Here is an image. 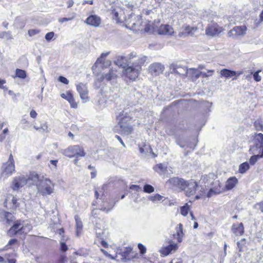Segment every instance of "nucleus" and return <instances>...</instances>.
<instances>
[{
  "label": "nucleus",
  "mask_w": 263,
  "mask_h": 263,
  "mask_svg": "<svg viewBox=\"0 0 263 263\" xmlns=\"http://www.w3.org/2000/svg\"><path fill=\"white\" fill-rule=\"evenodd\" d=\"M32 226L29 224H24V221H15L12 226L8 231L7 234L10 237H13L17 234L27 233L32 229Z\"/></svg>",
  "instance_id": "2"
},
{
  "label": "nucleus",
  "mask_w": 263,
  "mask_h": 263,
  "mask_svg": "<svg viewBox=\"0 0 263 263\" xmlns=\"http://www.w3.org/2000/svg\"><path fill=\"white\" fill-rule=\"evenodd\" d=\"M85 23L88 25L97 27L101 23V17L96 14H92L89 16L85 20Z\"/></svg>",
  "instance_id": "15"
},
{
  "label": "nucleus",
  "mask_w": 263,
  "mask_h": 263,
  "mask_svg": "<svg viewBox=\"0 0 263 263\" xmlns=\"http://www.w3.org/2000/svg\"><path fill=\"white\" fill-rule=\"evenodd\" d=\"M114 204L112 205L111 206H108L107 207H105V206H102L100 210L101 211H104L106 213H108L113 208V206H114Z\"/></svg>",
  "instance_id": "49"
},
{
  "label": "nucleus",
  "mask_w": 263,
  "mask_h": 263,
  "mask_svg": "<svg viewBox=\"0 0 263 263\" xmlns=\"http://www.w3.org/2000/svg\"><path fill=\"white\" fill-rule=\"evenodd\" d=\"M260 71V70H258L253 74V78L256 82H259L261 80V77L258 74Z\"/></svg>",
  "instance_id": "48"
},
{
  "label": "nucleus",
  "mask_w": 263,
  "mask_h": 263,
  "mask_svg": "<svg viewBox=\"0 0 263 263\" xmlns=\"http://www.w3.org/2000/svg\"><path fill=\"white\" fill-rule=\"evenodd\" d=\"M61 153L65 156L68 157H84L85 153L82 147L78 145L69 147L61 151Z\"/></svg>",
  "instance_id": "5"
},
{
  "label": "nucleus",
  "mask_w": 263,
  "mask_h": 263,
  "mask_svg": "<svg viewBox=\"0 0 263 263\" xmlns=\"http://www.w3.org/2000/svg\"><path fill=\"white\" fill-rule=\"evenodd\" d=\"M181 29L182 31H180L178 33L180 37H184L189 35H193L194 32L197 30L196 28L191 27L188 25L184 24L182 26Z\"/></svg>",
  "instance_id": "19"
},
{
  "label": "nucleus",
  "mask_w": 263,
  "mask_h": 263,
  "mask_svg": "<svg viewBox=\"0 0 263 263\" xmlns=\"http://www.w3.org/2000/svg\"><path fill=\"white\" fill-rule=\"evenodd\" d=\"M106 187V185L104 184L101 189H99L98 190H96L95 192V196L96 198H98L99 197V192H102L103 193V191L105 190V188Z\"/></svg>",
  "instance_id": "46"
},
{
  "label": "nucleus",
  "mask_w": 263,
  "mask_h": 263,
  "mask_svg": "<svg viewBox=\"0 0 263 263\" xmlns=\"http://www.w3.org/2000/svg\"><path fill=\"white\" fill-rule=\"evenodd\" d=\"M54 183L48 178H43L36 184L38 192L43 196L50 195L53 192Z\"/></svg>",
  "instance_id": "4"
},
{
  "label": "nucleus",
  "mask_w": 263,
  "mask_h": 263,
  "mask_svg": "<svg viewBox=\"0 0 263 263\" xmlns=\"http://www.w3.org/2000/svg\"><path fill=\"white\" fill-rule=\"evenodd\" d=\"M144 55H137L136 53L132 52L129 54V59L132 64L125 70V75L129 79L135 80L138 76L141 69V65L146 60Z\"/></svg>",
  "instance_id": "1"
},
{
  "label": "nucleus",
  "mask_w": 263,
  "mask_h": 263,
  "mask_svg": "<svg viewBox=\"0 0 263 263\" xmlns=\"http://www.w3.org/2000/svg\"><path fill=\"white\" fill-rule=\"evenodd\" d=\"M40 132L41 133H48L49 132L48 127L47 124L46 123L42 124L41 125V126L40 127Z\"/></svg>",
  "instance_id": "43"
},
{
  "label": "nucleus",
  "mask_w": 263,
  "mask_h": 263,
  "mask_svg": "<svg viewBox=\"0 0 263 263\" xmlns=\"http://www.w3.org/2000/svg\"><path fill=\"white\" fill-rule=\"evenodd\" d=\"M68 101L70 104V106L73 108H77L78 107L77 103L76 102L73 97L70 98V100H68Z\"/></svg>",
  "instance_id": "45"
},
{
  "label": "nucleus",
  "mask_w": 263,
  "mask_h": 263,
  "mask_svg": "<svg viewBox=\"0 0 263 263\" xmlns=\"http://www.w3.org/2000/svg\"><path fill=\"white\" fill-rule=\"evenodd\" d=\"M249 159V163L251 165H254L257 161V160L261 158H263V155L260 154H253Z\"/></svg>",
  "instance_id": "35"
},
{
  "label": "nucleus",
  "mask_w": 263,
  "mask_h": 263,
  "mask_svg": "<svg viewBox=\"0 0 263 263\" xmlns=\"http://www.w3.org/2000/svg\"><path fill=\"white\" fill-rule=\"evenodd\" d=\"M177 249V245L171 241L170 244L168 246L162 247L159 252L161 255L166 256L169 255L172 251H176Z\"/></svg>",
  "instance_id": "18"
},
{
  "label": "nucleus",
  "mask_w": 263,
  "mask_h": 263,
  "mask_svg": "<svg viewBox=\"0 0 263 263\" xmlns=\"http://www.w3.org/2000/svg\"><path fill=\"white\" fill-rule=\"evenodd\" d=\"M76 87L77 90L83 102L86 103L88 102L89 99L88 96V90L87 84L83 83H79L76 84Z\"/></svg>",
  "instance_id": "9"
},
{
  "label": "nucleus",
  "mask_w": 263,
  "mask_h": 263,
  "mask_svg": "<svg viewBox=\"0 0 263 263\" xmlns=\"http://www.w3.org/2000/svg\"><path fill=\"white\" fill-rule=\"evenodd\" d=\"M143 191L146 193H151L154 192V187L149 184H145L143 187Z\"/></svg>",
  "instance_id": "41"
},
{
  "label": "nucleus",
  "mask_w": 263,
  "mask_h": 263,
  "mask_svg": "<svg viewBox=\"0 0 263 263\" xmlns=\"http://www.w3.org/2000/svg\"><path fill=\"white\" fill-rule=\"evenodd\" d=\"M0 38L4 39L8 41L13 40V36L11 31H3L0 32Z\"/></svg>",
  "instance_id": "33"
},
{
  "label": "nucleus",
  "mask_w": 263,
  "mask_h": 263,
  "mask_svg": "<svg viewBox=\"0 0 263 263\" xmlns=\"http://www.w3.org/2000/svg\"><path fill=\"white\" fill-rule=\"evenodd\" d=\"M250 168V165L248 162L241 163L239 166V172L241 174L245 173Z\"/></svg>",
  "instance_id": "34"
},
{
  "label": "nucleus",
  "mask_w": 263,
  "mask_h": 263,
  "mask_svg": "<svg viewBox=\"0 0 263 263\" xmlns=\"http://www.w3.org/2000/svg\"><path fill=\"white\" fill-rule=\"evenodd\" d=\"M74 16H73L70 18H67V17H63L61 18L59 20V22L60 23H63L65 22H67L72 20L73 18H74Z\"/></svg>",
  "instance_id": "53"
},
{
  "label": "nucleus",
  "mask_w": 263,
  "mask_h": 263,
  "mask_svg": "<svg viewBox=\"0 0 263 263\" xmlns=\"http://www.w3.org/2000/svg\"><path fill=\"white\" fill-rule=\"evenodd\" d=\"M129 102L131 105H135L136 104L141 103L143 97L141 93L134 91L129 95Z\"/></svg>",
  "instance_id": "16"
},
{
  "label": "nucleus",
  "mask_w": 263,
  "mask_h": 263,
  "mask_svg": "<svg viewBox=\"0 0 263 263\" xmlns=\"http://www.w3.org/2000/svg\"><path fill=\"white\" fill-rule=\"evenodd\" d=\"M215 186L211 188L207 194L208 197H211L214 195L220 194L225 191V189L221 187L220 183L217 180L214 182Z\"/></svg>",
  "instance_id": "17"
},
{
  "label": "nucleus",
  "mask_w": 263,
  "mask_h": 263,
  "mask_svg": "<svg viewBox=\"0 0 263 263\" xmlns=\"http://www.w3.org/2000/svg\"><path fill=\"white\" fill-rule=\"evenodd\" d=\"M190 209V206L187 203H186L184 205L180 207L181 214L183 216H186L188 214Z\"/></svg>",
  "instance_id": "37"
},
{
  "label": "nucleus",
  "mask_w": 263,
  "mask_h": 263,
  "mask_svg": "<svg viewBox=\"0 0 263 263\" xmlns=\"http://www.w3.org/2000/svg\"><path fill=\"white\" fill-rule=\"evenodd\" d=\"M155 170L156 171H157V168H158L159 170L162 171H164L165 170V168L164 167L163 165L161 163H159L158 164V165H157L155 167Z\"/></svg>",
  "instance_id": "55"
},
{
  "label": "nucleus",
  "mask_w": 263,
  "mask_h": 263,
  "mask_svg": "<svg viewBox=\"0 0 263 263\" xmlns=\"http://www.w3.org/2000/svg\"><path fill=\"white\" fill-rule=\"evenodd\" d=\"M66 4H67V7L70 8L73 6L74 2L73 0H67L66 2Z\"/></svg>",
  "instance_id": "62"
},
{
  "label": "nucleus",
  "mask_w": 263,
  "mask_h": 263,
  "mask_svg": "<svg viewBox=\"0 0 263 263\" xmlns=\"http://www.w3.org/2000/svg\"><path fill=\"white\" fill-rule=\"evenodd\" d=\"M6 83V82L5 80L0 79V88L4 90H7L8 88L6 86L4 85Z\"/></svg>",
  "instance_id": "54"
},
{
  "label": "nucleus",
  "mask_w": 263,
  "mask_h": 263,
  "mask_svg": "<svg viewBox=\"0 0 263 263\" xmlns=\"http://www.w3.org/2000/svg\"><path fill=\"white\" fill-rule=\"evenodd\" d=\"M232 232L237 236L242 235L244 232V228L242 223H237L233 224Z\"/></svg>",
  "instance_id": "25"
},
{
  "label": "nucleus",
  "mask_w": 263,
  "mask_h": 263,
  "mask_svg": "<svg viewBox=\"0 0 263 263\" xmlns=\"http://www.w3.org/2000/svg\"><path fill=\"white\" fill-rule=\"evenodd\" d=\"M246 31V26H235L228 32V35L229 37L236 39L238 36L244 35Z\"/></svg>",
  "instance_id": "10"
},
{
  "label": "nucleus",
  "mask_w": 263,
  "mask_h": 263,
  "mask_svg": "<svg viewBox=\"0 0 263 263\" xmlns=\"http://www.w3.org/2000/svg\"><path fill=\"white\" fill-rule=\"evenodd\" d=\"M129 189L138 192L141 189V187L139 185L133 184L130 186Z\"/></svg>",
  "instance_id": "57"
},
{
  "label": "nucleus",
  "mask_w": 263,
  "mask_h": 263,
  "mask_svg": "<svg viewBox=\"0 0 263 263\" xmlns=\"http://www.w3.org/2000/svg\"><path fill=\"white\" fill-rule=\"evenodd\" d=\"M119 97V96L115 93L114 95L111 96V95L108 96V99L110 100V101H112L115 99H117Z\"/></svg>",
  "instance_id": "60"
},
{
  "label": "nucleus",
  "mask_w": 263,
  "mask_h": 263,
  "mask_svg": "<svg viewBox=\"0 0 263 263\" xmlns=\"http://www.w3.org/2000/svg\"><path fill=\"white\" fill-rule=\"evenodd\" d=\"M111 14L112 18L116 21L117 23H123L125 19V16L123 10L119 7L111 8Z\"/></svg>",
  "instance_id": "11"
},
{
  "label": "nucleus",
  "mask_w": 263,
  "mask_h": 263,
  "mask_svg": "<svg viewBox=\"0 0 263 263\" xmlns=\"http://www.w3.org/2000/svg\"><path fill=\"white\" fill-rule=\"evenodd\" d=\"M11 202L13 206L16 208L18 206V203L17 202V199L15 197L12 196Z\"/></svg>",
  "instance_id": "58"
},
{
  "label": "nucleus",
  "mask_w": 263,
  "mask_h": 263,
  "mask_svg": "<svg viewBox=\"0 0 263 263\" xmlns=\"http://www.w3.org/2000/svg\"><path fill=\"white\" fill-rule=\"evenodd\" d=\"M115 138L120 142V143L124 146L125 147V144L121 138V137L118 135H116Z\"/></svg>",
  "instance_id": "61"
},
{
  "label": "nucleus",
  "mask_w": 263,
  "mask_h": 263,
  "mask_svg": "<svg viewBox=\"0 0 263 263\" xmlns=\"http://www.w3.org/2000/svg\"><path fill=\"white\" fill-rule=\"evenodd\" d=\"M16 77L21 79H25L26 77V73L25 70L16 69L15 70Z\"/></svg>",
  "instance_id": "40"
},
{
  "label": "nucleus",
  "mask_w": 263,
  "mask_h": 263,
  "mask_svg": "<svg viewBox=\"0 0 263 263\" xmlns=\"http://www.w3.org/2000/svg\"><path fill=\"white\" fill-rule=\"evenodd\" d=\"M176 234L177 236V239L179 242L182 241V238L183 236V225L181 223L178 224V227L176 228Z\"/></svg>",
  "instance_id": "31"
},
{
  "label": "nucleus",
  "mask_w": 263,
  "mask_h": 263,
  "mask_svg": "<svg viewBox=\"0 0 263 263\" xmlns=\"http://www.w3.org/2000/svg\"><path fill=\"white\" fill-rule=\"evenodd\" d=\"M191 70L193 71V73L195 74V76L197 78H199L200 75L202 78H207L209 76H211L214 72L213 70H209L208 71V73L198 71L197 70L195 69H191Z\"/></svg>",
  "instance_id": "28"
},
{
  "label": "nucleus",
  "mask_w": 263,
  "mask_h": 263,
  "mask_svg": "<svg viewBox=\"0 0 263 263\" xmlns=\"http://www.w3.org/2000/svg\"><path fill=\"white\" fill-rule=\"evenodd\" d=\"M238 182V180L235 177H232L229 178L226 181L225 190L229 191L233 189Z\"/></svg>",
  "instance_id": "26"
},
{
  "label": "nucleus",
  "mask_w": 263,
  "mask_h": 263,
  "mask_svg": "<svg viewBox=\"0 0 263 263\" xmlns=\"http://www.w3.org/2000/svg\"><path fill=\"white\" fill-rule=\"evenodd\" d=\"M249 152L250 154L263 155V144L254 143L253 145L250 146Z\"/></svg>",
  "instance_id": "22"
},
{
  "label": "nucleus",
  "mask_w": 263,
  "mask_h": 263,
  "mask_svg": "<svg viewBox=\"0 0 263 263\" xmlns=\"http://www.w3.org/2000/svg\"><path fill=\"white\" fill-rule=\"evenodd\" d=\"M164 67L159 63L152 64L149 67V70L152 73H159L163 70Z\"/></svg>",
  "instance_id": "27"
},
{
  "label": "nucleus",
  "mask_w": 263,
  "mask_h": 263,
  "mask_svg": "<svg viewBox=\"0 0 263 263\" xmlns=\"http://www.w3.org/2000/svg\"><path fill=\"white\" fill-rule=\"evenodd\" d=\"M166 184L169 187L178 189L182 191L186 189V181L182 178L175 177L170 178L166 182Z\"/></svg>",
  "instance_id": "7"
},
{
  "label": "nucleus",
  "mask_w": 263,
  "mask_h": 263,
  "mask_svg": "<svg viewBox=\"0 0 263 263\" xmlns=\"http://www.w3.org/2000/svg\"><path fill=\"white\" fill-rule=\"evenodd\" d=\"M220 73L221 77H223L226 78H230L235 76L236 74V72L224 68L221 70Z\"/></svg>",
  "instance_id": "29"
},
{
  "label": "nucleus",
  "mask_w": 263,
  "mask_h": 263,
  "mask_svg": "<svg viewBox=\"0 0 263 263\" xmlns=\"http://www.w3.org/2000/svg\"><path fill=\"white\" fill-rule=\"evenodd\" d=\"M108 53H102L101 57L98 58L95 63L96 65L98 66L99 64H102L103 67H107L111 65V61L110 60H105L104 59L108 55Z\"/></svg>",
  "instance_id": "24"
},
{
  "label": "nucleus",
  "mask_w": 263,
  "mask_h": 263,
  "mask_svg": "<svg viewBox=\"0 0 263 263\" xmlns=\"http://www.w3.org/2000/svg\"><path fill=\"white\" fill-rule=\"evenodd\" d=\"M138 248L139 249L141 254H143L146 252V248L142 244H138Z\"/></svg>",
  "instance_id": "52"
},
{
  "label": "nucleus",
  "mask_w": 263,
  "mask_h": 263,
  "mask_svg": "<svg viewBox=\"0 0 263 263\" xmlns=\"http://www.w3.org/2000/svg\"><path fill=\"white\" fill-rule=\"evenodd\" d=\"M254 143H259L263 144V134L259 133L256 134L254 139Z\"/></svg>",
  "instance_id": "38"
},
{
  "label": "nucleus",
  "mask_w": 263,
  "mask_h": 263,
  "mask_svg": "<svg viewBox=\"0 0 263 263\" xmlns=\"http://www.w3.org/2000/svg\"><path fill=\"white\" fill-rule=\"evenodd\" d=\"M118 118L119 120V125L122 132L125 135L130 134L132 132L133 128L128 123L132 119L129 114H128L126 110H123L120 114Z\"/></svg>",
  "instance_id": "3"
},
{
  "label": "nucleus",
  "mask_w": 263,
  "mask_h": 263,
  "mask_svg": "<svg viewBox=\"0 0 263 263\" xmlns=\"http://www.w3.org/2000/svg\"><path fill=\"white\" fill-rule=\"evenodd\" d=\"M54 33L52 31L48 32L45 35V38L48 41H50L54 37Z\"/></svg>",
  "instance_id": "44"
},
{
  "label": "nucleus",
  "mask_w": 263,
  "mask_h": 263,
  "mask_svg": "<svg viewBox=\"0 0 263 263\" xmlns=\"http://www.w3.org/2000/svg\"><path fill=\"white\" fill-rule=\"evenodd\" d=\"M27 181L31 180L33 182L35 183L36 184H37V182H40V180H42L40 178V176H39V175L35 172L30 173L29 177L28 178H27Z\"/></svg>",
  "instance_id": "32"
},
{
  "label": "nucleus",
  "mask_w": 263,
  "mask_h": 263,
  "mask_svg": "<svg viewBox=\"0 0 263 263\" xmlns=\"http://www.w3.org/2000/svg\"><path fill=\"white\" fill-rule=\"evenodd\" d=\"M14 26L17 28L22 29L25 26V23L21 19L17 18L14 21Z\"/></svg>",
  "instance_id": "39"
},
{
  "label": "nucleus",
  "mask_w": 263,
  "mask_h": 263,
  "mask_svg": "<svg viewBox=\"0 0 263 263\" xmlns=\"http://www.w3.org/2000/svg\"><path fill=\"white\" fill-rule=\"evenodd\" d=\"M27 179L24 176H19L14 177L11 184V188L13 191H18L27 184Z\"/></svg>",
  "instance_id": "8"
},
{
  "label": "nucleus",
  "mask_w": 263,
  "mask_h": 263,
  "mask_svg": "<svg viewBox=\"0 0 263 263\" xmlns=\"http://www.w3.org/2000/svg\"><path fill=\"white\" fill-rule=\"evenodd\" d=\"M198 187V185L196 181L191 180L189 182H186V189L183 190V191H184L186 196L190 197L195 194Z\"/></svg>",
  "instance_id": "14"
},
{
  "label": "nucleus",
  "mask_w": 263,
  "mask_h": 263,
  "mask_svg": "<svg viewBox=\"0 0 263 263\" xmlns=\"http://www.w3.org/2000/svg\"><path fill=\"white\" fill-rule=\"evenodd\" d=\"M14 171L15 165L14 159L12 155L11 154L8 161L4 163L2 166L1 177L4 178H7L9 176L11 175Z\"/></svg>",
  "instance_id": "6"
},
{
  "label": "nucleus",
  "mask_w": 263,
  "mask_h": 263,
  "mask_svg": "<svg viewBox=\"0 0 263 263\" xmlns=\"http://www.w3.org/2000/svg\"><path fill=\"white\" fill-rule=\"evenodd\" d=\"M40 31L36 29H30L28 31V33L30 36H32L38 33H39Z\"/></svg>",
  "instance_id": "51"
},
{
  "label": "nucleus",
  "mask_w": 263,
  "mask_h": 263,
  "mask_svg": "<svg viewBox=\"0 0 263 263\" xmlns=\"http://www.w3.org/2000/svg\"><path fill=\"white\" fill-rule=\"evenodd\" d=\"M74 219L76 222V235L77 236H79L82 230L83 224L82 221L78 215H76L74 216Z\"/></svg>",
  "instance_id": "30"
},
{
  "label": "nucleus",
  "mask_w": 263,
  "mask_h": 263,
  "mask_svg": "<svg viewBox=\"0 0 263 263\" xmlns=\"http://www.w3.org/2000/svg\"><path fill=\"white\" fill-rule=\"evenodd\" d=\"M16 242H17V240H16V239H10V240L9 241V242H8V243L7 245L6 246H7V248L8 249L7 247H8V246L13 245H14Z\"/></svg>",
  "instance_id": "59"
},
{
  "label": "nucleus",
  "mask_w": 263,
  "mask_h": 263,
  "mask_svg": "<svg viewBox=\"0 0 263 263\" xmlns=\"http://www.w3.org/2000/svg\"><path fill=\"white\" fill-rule=\"evenodd\" d=\"M58 80L60 82L65 84H68L69 83V80L67 78L63 76H60L58 78Z\"/></svg>",
  "instance_id": "50"
},
{
  "label": "nucleus",
  "mask_w": 263,
  "mask_h": 263,
  "mask_svg": "<svg viewBox=\"0 0 263 263\" xmlns=\"http://www.w3.org/2000/svg\"><path fill=\"white\" fill-rule=\"evenodd\" d=\"M158 32L162 35H172L174 33V29L168 25H162L159 28Z\"/></svg>",
  "instance_id": "23"
},
{
  "label": "nucleus",
  "mask_w": 263,
  "mask_h": 263,
  "mask_svg": "<svg viewBox=\"0 0 263 263\" xmlns=\"http://www.w3.org/2000/svg\"><path fill=\"white\" fill-rule=\"evenodd\" d=\"M61 97L68 101V100H70V98L72 97L73 96L70 92H67L66 93H62Z\"/></svg>",
  "instance_id": "47"
},
{
  "label": "nucleus",
  "mask_w": 263,
  "mask_h": 263,
  "mask_svg": "<svg viewBox=\"0 0 263 263\" xmlns=\"http://www.w3.org/2000/svg\"><path fill=\"white\" fill-rule=\"evenodd\" d=\"M30 115L32 118H35L37 116V113L34 110H32L30 112Z\"/></svg>",
  "instance_id": "63"
},
{
  "label": "nucleus",
  "mask_w": 263,
  "mask_h": 263,
  "mask_svg": "<svg viewBox=\"0 0 263 263\" xmlns=\"http://www.w3.org/2000/svg\"><path fill=\"white\" fill-rule=\"evenodd\" d=\"M14 219V217L11 213L4 210H0V221L6 222L10 224Z\"/></svg>",
  "instance_id": "20"
},
{
  "label": "nucleus",
  "mask_w": 263,
  "mask_h": 263,
  "mask_svg": "<svg viewBox=\"0 0 263 263\" xmlns=\"http://www.w3.org/2000/svg\"><path fill=\"white\" fill-rule=\"evenodd\" d=\"M257 206H258V209L261 212H263V201L260 202V203L257 204Z\"/></svg>",
  "instance_id": "64"
},
{
  "label": "nucleus",
  "mask_w": 263,
  "mask_h": 263,
  "mask_svg": "<svg viewBox=\"0 0 263 263\" xmlns=\"http://www.w3.org/2000/svg\"><path fill=\"white\" fill-rule=\"evenodd\" d=\"M163 197L160 194H156L154 195L149 196L148 197V199L151 200L154 202H156L159 201L162 199Z\"/></svg>",
  "instance_id": "36"
},
{
  "label": "nucleus",
  "mask_w": 263,
  "mask_h": 263,
  "mask_svg": "<svg viewBox=\"0 0 263 263\" xmlns=\"http://www.w3.org/2000/svg\"><path fill=\"white\" fill-rule=\"evenodd\" d=\"M117 77V70L111 69L108 72L103 74L101 77V81H106L114 84L116 83Z\"/></svg>",
  "instance_id": "13"
},
{
  "label": "nucleus",
  "mask_w": 263,
  "mask_h": 263,
  "mask_svg": "<svg viewBox=\"0 0 263 263\" xmlns=\"http://www.w3.org/2000/svg\"><path fill=\"white\" fill-rule=\"evenodd\" d=\"M65 240V238H62L61 240H60V250L62 252H66L68 250V247L64 242Z\"/></svg>",
  "instance_id": "42"
},
{
  "label": "nucleus",
  "mask_w": 263,
  "mask_h": 263,
  "mask_svg": "<svg viewBox=\"0 0 263 263\" xmlns=\"http://www.w3.org/2000/svg\"><path fill=\"white\" fill-rule=\"evenodd\" d=\"M221 32V28L219 27L217 25H212L208 26L205 32L208 35L214 36Z\"/></svg>",
  "instance_id": "21"
},
{
  "label": "nucleus",
  "mask_w": 263,
  "mask_h": 263,
  "mask_svg": "<svg viewBox=\"0 0 263 263\" xmlns=\"http://www.w3.org/2000/svg\"><path fill=\"white\" fill-rule=\"evenodd\" d=\"M115 63L116 65H118L119 67H121L124 69V74H125V70L128 66H130V64H132V62H130L129 59V54L126 56H118L117 57L116 60L115 61Z\"/></svg>",
  "instance_id": "12"
},
{
  "label": "nucleus",
  "mask_w": 263,
  "mask_h": 263,
  "mask_svg": "<svg viewBox=\"0 0 263 263\" xmlns=\"http://www.w3.org/2000/svg\"><path fill=\"white\" fill-rule=\"evenodd\" d=\"M98 103L101 107H104L106 104V100L104 98L100 99L98 101Z\"/></svg>",
  "instance_id": "56"
}]
</instances>
